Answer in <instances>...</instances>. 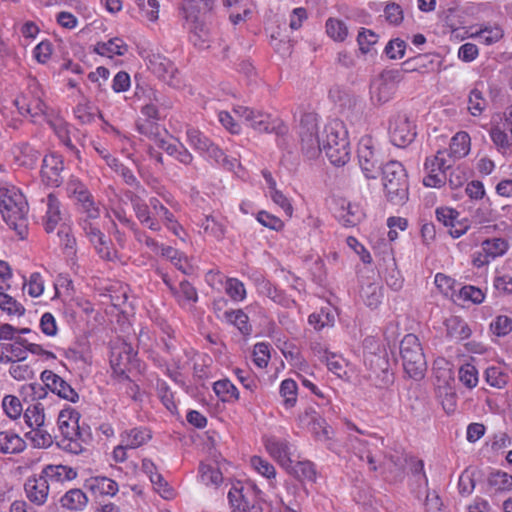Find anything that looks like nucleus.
Masks as SVG:
<instances>
[{"instance_id":"nucleus-1","label":"nucleus","mask_w":512,"mask_h":512,"mask_svg":"<svg viewBox=\"0 0 512 512\" xmlns=\"http://www.w3.org/2000/svg\"><path fill=\"white\" fill-rule=\"evenodd\" d=\"M0 212L7 225L23 239L27 233L28 204L17 187L0 188Z\"/></svg>"},{"instance_id":"nucleus-2","label":"nucleus","mask_w":512,"mask_h":512,"mask_svg":"<svg viewBox=\"0 0 512 512\" xmlns=\"http://www.w3.org/2000/svg\"><path fill=\"white\" fill-rule=\"evenodd\" d=\"M322 151L335 166H343L350 160L348 133L342 122L332 121L324 127Z\"/></svg>"},{"instance_id":"nucleus-3","label":"nucleus","mask_w":512,"mask_h":512,"mask_svg":"<svg viewBox=\"0 0 512 512\" xmlns=\"http://www.w3.org/2000/svg\"><path fill=\"white\" fill-rule=\"evenodd\" d=\"M186 141L188 144L202 157L208 161L235 172L242 177L236 169H240L241 165L236 158L228 157L224 151L216 145L209 137L195 127H188L186 130Z\"/></svg>"},{"instance_id":"nucleus-4","label":"nucleus","mask_w":512,"mask_h":512,"mask_svg":"<svg viewBox=\"0 0 512 512\" xmlns=\"http://www.w3.org/2000/svg\"><path fill=\"white\" fill-rule=\"evenodd\" d=\"M233 112L253 130L260 133H275L278 137V145L286 147L288 127L282 120L273 118L270 114L262 111L240 105L235 106Z\"/></svg>"},{"instance_id":"nucleus-5","label":"nucleus","mask_w":512,"mask_h":512,"mask_svg":"<svg viewBox=\"0 0 512 512\" xmlns=\"http://www.w3.org/2000/svg\"><path fill=\"white\" fill-rule=\"evenodd\" d=\"M382 182L386 196L393 204L400 205L408 199L407 174L400 162L389 161L383 166Z\"/></svg>"},{"instance_id":"nucleus-6","label":"nucleus","mask_w":512,"mask_h":512,"mask_svg":"<svg viewBox=\"0 0 512 512\" xmlns=\"http://www.w3.org/2000/svg\"><path fill=\"white\" fill-rule=\"evenodd\" d=\"M384 442L382 438L370 437L369 439H359L354 445L356 456L363 462H366L371 471L381 469L383 472L392 471V466L397 463L390 459L389 461L382 453Z\"/></svg>"},{"instance_id":"nucleus-7","label":"nucleus","mask_w":512,"mask_h":512,"mask_svg":"<svg viewBox=\"0 0 512 512\" xmlns=\"http://www.w3.org/2000/svg\"><path fill=\"white\" fill-rule=\"evenodd\" d=\"M400 355L405 372L409 377L421 379L426 371V359L419 339L414 334H407L400 343Z\"/></svg>"},{"instance_id":"nucleus-8","label":"nucleus","mask_w":512,"mask_h":512,"mask_svg":"<svg viewBox=\"0 0 512 512\" xmlns=\"http://www.w3.org/2000/svg\"><path fill=\"white\" fill-rule=\"evenodd\" d=\"M81 220L80 226L89 243L93 246L98 256L104 260H113L116 257V250L113 244L103 231L101 230L99 216L95 219L90 218L87 214Z\"/></svg>"},{"instance_id":"nucleus-9","label":"nucleus","mask_w":512,"mask_h":512,"mask_svg":"<svg viewBox=\"0 0 512 512\" xmlns=\"http://www.w3.org/2000/svg\"><path fill=\"white\" fill-rule=\"evenodd\" d=\"M41 97L42 91L38 83L31 79L27 89L14 100V104L20 115L30 117L32 121L36 122L39 117L45 115L46 111V105Z\"/></svg>"},{"instance_id":"nucleus-10","label":"nucleus","mask_w":512,"mask_h":512,"mask_svg":"<svg viewBox=\"0 0 512 512\" xmlns=\"http://www.w3.org/2000/svg\"><path fill=\"white\" fill-rule=\"evenodd\" d=\"M436 396L447 414L454 413L457 407V394L453 372L449 367L435 369Z\"/></svg>"},{"instance_id":"nucleus-11","label":"nucleus","mask_w":512,"mask_h":512,"mask_svg":"<svg viewBox=\"0 0 512 512\" xmlns=\"http://www.w3.org/2000/svg\"><path fill=\"white\" fill-rule=\"evenodd\" d=\"M183 14L191 43L199 49L209 48L212 39L211 31L204 22L199 20L198 11L192 2L188 1L183 5Z\"/></svg>"},{"instance_id":"nucleus-12","label":"nucleus","mask_w":512,"mask_h":512,"mask_svg":"<svg viewBox=\"0 0 512 512\" xmlns=\"http://www.w3.org/2000/svg\"><path fill=\"white\" fill-rule=\"evenodd\" d=\"M299 135L303 154L308 159L317 158L322 152V136L318 135V124L313 115H306L301 120Z\"/></svg>"},{"instance_id":"nucleus-13","label":"nucleus","mask_w":512,"mask_h":512,"mask_svg":"<svg viewBox=\"0 0 512 512\" xmlns=\"http://www.w3.org/2000/svg\"><path fill=\"white\" fill-rule=\"evenodd\" d=\"M357 157L360 168L367 179H376L380 172V160L375 141L370 136H363L358 143Z\"/></svg>"},{"instance_id":"nucleus-14","label":"nucleus","mask_w":512,"mask_h":512,"mask_svg":"<svg viewBox=\"0 0 512 512\" xmlns=\"http://www.w3.org/2000/svg\"><path fill=\"white\" fill-rule=\"evenodd\" d=\"M135 353L132 346L124 341H119L111 347L110 365L113 373L122 380L130 382L126 372L134 365Z\"/></svg>"},{"instance_id":"nucleus-15","label":"nucleus","mask_w":512,"mask_h":512,"mask_svg":"<svg viewBox=\"0 0 512 512\" xmlns=\"http://www.w3.org/2000/svg\"><path fill=\"white\" fill-rule=\"evenodd\" d=\"M389 136L393 145L405 147L414 140L415 127L406 115H396L390 121Z\"/></svg>"},{"instance_id":"nucleus-16","label":"nucleus","mask_w":512,"mask_h":512,"mask_svg":"<svg viewBox=\"0 0 512 512\" xmlns=\"http://www.w3.org/2000/svg\"><path fill=\"white\" fill-rule=\"evenodd\" d=\"M508 250V243L503 238L486 239L481 244V249L473 254L472 263L481 268L497 257L504 255Z\"/></svg>"},{"instance_id":"nucleus-17","label":"nucleus","mask_w":512,"mask_h":512,"mask_svg":"<svg viewBox=\"0 0 512 512\" xmlns=\"http://www.w3.org/2000/svg\"><path fill=\"white\" fill-rule=\"evenodd\" d=\"M66 190L69 197L80 203L83 213L93 219L100 215L99 208L95 206L89 191L79 179L71 177L67 182Z\"/></svg>"},{"instance_id":"nucleus-18","label":"nucleus","mask_w":512,"mask_h":512,"mask_svg":"<svg viewBox=\"0 0 512 512\" xmlns=\"http://www.w3.org/2000/svg\"><path fill=\"white\" fill-rule=\"evenodd\" d=\"M396 91V82L391 72H385L373 79L370 85V97L375 104H384L392 99Z\"/></svg>"},{"instance_id":"nucleus-19","label":"nucleus","mask_w":512,"mask_h":512,"mask_svg":"<svg viewBox=\"0 0 512 512\" xmlns=\"http://www.w3.org/2000/svg\"><path fill=\"white\" fill-rule=\"evenodd\" d=\"M147 66L157 77L161 78L169 85L176 86L178 84L176 79L177 68L164 55L159 53L148 55Z\"/></svg>"},{"instance_id":"nucleus-20","label":"nucleus","mask_w":512,"mask_h":512,"mask_svg":"<svg viewBox=\"0 0 512 512\" xmlns=\"http://www.w3.org/2000/svg\"><path fill=\"white\" fill-rule=\"evenodd\" d=\"M326 365L329 371L334 373L337 377L357 385L362 384V379L355 367L341 355L329 353L326 357Z\"/></svg>"},{"instance_id":"nucleus-21","label":"nucleus","mask_w":512,"mask_h":512,"mask_svg":"<svg viewBox=\"0 0 512 512\" xmlns=\"http://www.w3.org/2000/svg\"><path fill=\"white\" fill-rule=\"evenodd\" d=\"M41 380L52 393L59 397L75 403L79 399L78 393L60 376L52 371L45 370L41 374Z\"/></svg>"},{"instance_id":"nucleus-22","label":"nucleus","mask_w":512,"mask_h":512,"mask_svg":"<svg viewBox=\"0 0 512 512\" xmlns=\"http://www.w3.org/2000/svg\"><path fill=\"white\" fill-rule=\"evenodd\" d=\"M264 445L267 453L285 470L291 468L290 444L275 436L266 437Z\"/></svg>"},{"instance_id":"nucleus-23","label":"nucleus","mask_w":512,"mask_h":512,"mask_svg":"<svg viewBox=\"0 0 512 512\" xmlns=\"http://www.w3.org/2000/svg\"><path fill=\"white\" fill-rule=\"evenodd\" d=\"M335 214L339 222L346 227L358 225L364 218V210L360 204L340 199Z\"/></svg>"},{"instance_id":"nucleus-24","label":"nucleus","mask_w":512,"mask_h":512,"mask_svg":"<svg viewBox=\"0 0 512 512\" xmlns=\"http://www.w3.org/2000/svg\"><path fill=\"white\" fill-rule=\"evenodd\" d=\"M24 489L27 498L33 504L42 506L46 503L49 495V483L42 474L29 477Z\"/></svg>"},{"instance_id":"nucleus-25","label":"nucleus","mask_w":512,"mask_h":512,"mask_svg":"<svg viewBox=\"0 0 512 512\" xmlns=\"http://www.w3.org/2000/svg\"><path fill=\"white\" fill-rule=\"evenodd\" d=\"M63 160L60 155L51 153L43 159L41 168L42 180L50 186H59L62 182Z\"/></svg>"},{"instance_id":"nucleus-26","label":"nucleus","mask_w":512,"mask_h":512,"mask_svg":"<svg viewBox=\"0 0 512 512\" xmlns=\"http://www.w3.org/2000/svg\"><path fill=\"white\" fill-rule=\"evenodd\" d=\"M141 467L143 472L149 477L154 489L162 498L167 500L174 498V489L171 488L163 479L162 475L158 473L155 464L150 459H143Z\"/></svg>"},{"instance_id":"nucleus-27","label":"nucleus","mask_w":512,"mask_h":512,"mask_svg":"<svg viewBox=\"0 0 512 512\" xmlns=\"http://www.w3.org/2000/svg\"><path fill=\"white\" fill-rule=\"evenodd\" d=\"M163 281L182 307H191L197 302V291L189 282L181 281L178 286H174L166 275Z\"/></svg>"},{"instance_id":"nucleus-28","label":"nucleus","mask_w":512,"mask_h":512,"mask_svg":"<svg viewBox=\"0 0 512 512\" xmlns=\"http://www.w3.org/2000/svg\"><path fill=\"white\" fill-rule=\"evenodd\" d=\"M85 488L88 491H90L95 497H113L119 490L117 482L104 476H95L88 478L85 481Z\"/></svg>"},{"instance_id":"nucleus-29","label":"nucleus","mask_w":512,"mask_h":512,"mask_svg":"<svg viewBox=\"0 0 512 512\" xmlns=\"http://www.w3.org/2000/svg\"><path fill=\"white\" fill-rule=\"evenodd\" d=\"M80 414L72 407L62 409L58 416V427L61 436H77L80 434Z\"/></svg>"},{"instance_id":"nucleus-30","label":"nucleus","mask_w":512,"mask_h":512,"mask_svg":"<svg viewBox=\"0 0 512 512\" xmlns=\"http://www.w3.org/2000/svg\"><path fill=\"white\" fill-rule=\"evenodd\" d=\"M25 339L14 342H0V363H15L26 360Z\"/></svg>"},{"instance_id":"nucleus-31","label":"nucleus","mask_w":512,"mask_h":512,"mask_svg":"<svg viewBox=\"0 0 512 512\" xmlns=\"http://www.w3.org/2000/svg\"><path fill=\"white\" fill-rule=\"evenodd\" d=\"M136 96L143 102L141 112L148 119H158V108L157 105L160 102L159 93L151 88H141L136 92Z\"/></svg>"},{"instance_id":"nucleus-32","label":"nucleus","mask_w":512,"mask_h":512,"mask_svg":"<svg viewBox=\"0 0 512 512\" xmlns=\"http://www.w3.org/2000/svg\"><path fill=\"white\" fill-rule=\"evenodd\" d=\"M25 440L11 430L0 431V453L18 454L25 450Z\"/></svg>"},{"instance_id":"nucleus-33","label":"nucleus","mask_w":512,"mask_h":512,"mask_svg":"<svg viewBox=\"0 0 512 512\" xmlns=\"http://www.w3.org/2000/svg\"><path fill=\"white\" fill-rule=\"evenodd\" d=\"M152 438L151 431L145 427H135L123 431L120 440L130 449H137Z\"/></svg>"},{"instance_id":"nucleus-34","label":"nucleus","mask_w":512,"mask_h":512,"mask_svg":"<svg viewBox=\"0 0 512 512\" xmlns=\"http://www.w3.org/2000/svg\"><path fill=\"white\" fill-rule=\"evenodd\" d=\"M128 46L123 39L115 37L105 42H99L95 46V52L107 58L123 56L127 53Z\"/></svg>"},{"instance_id":"nucleus-35","label":"nucleus","mask_w":512,"mask_h":512,"mask_svg":"<svg viewBox=\"0 0 512 512\" xmlns=\"http://www.w3.org/2000/svg\"><path fill=\"white\" fill-rule=\"evenodd\" d=\"M161 149L184 165L191 164L194 158L182 143L174 140L171 136L167 141H161Z\"/></svg>"},{"instance_id":"nucleus-36","label":"nucleus","mask_w":512,"mask_h":512,"mask_svg":"<svg viewBox=\"0 0 512 512\" xmlns=\"http://www.w3.org/2000/svg\"><path fill=\"white\" fill-rule=\"evenodd\" d=\"M137 130L140 134L152 140L159 148H161V141H167L170 137L165 129L149 120L138 122Z\"/></svg>"},{"instance_id":"nucleus-37","label":"nucleus","mask_w":512,"mask_h":512,"mask_svg":"<svg viewBox=\"0 0 512 512\" xmlns=\"http://www.w3.org/2000/svg\"><path fill=\"white\" fill-rule=\"evenodd\" d=\"M12 157L17 166L32 167L38 160L39 153L28 144H20L12 149Z\"/></svg>"},{"instance_id":"nucleus-38","label":"nucleus","mask_w":512,"mask_h":512,"mask_svg":"<svg viewBox=\"0 0 512 512\" xmlns=\"http://www.w3.org/2000/svg\"><path fill=\"white\" fill-rule=\"evenodd\" d=\"M470 149V135L465 131H460L451 138L449 156L451 157V159H461L469 154Z\"/></svg>"},{"instance_id":"nucleus-39","label":"nucleus","mask_w":512,"mask_h":512,"mask_svg":"<svg viewBox=\"0 0 512 512\" xmlns=\"http://www.w3.org/2000/svg\"><path fill=\"white\" fill-rule=\"evenodd\" d=\"M22 291L31 298H38L43 295L45 281L39 272H33L29 276L22 275Z\"/></svg>"},{"instance_id":"nucleus-40","label":"nucleus","mask_w":512,"mask_h":512,"mask_svg":"<svg viewBox=\"0 0 512 512\" xmlns=\"http://www.w3.org/2000/svg\"><path fill=\"white\" fill-rule=\"evenodd\" d=\"M45 230L50 233L54 231L57 224L62 220L60 202L53 195L49 194L46 199Z\"/></svg>"},{"instance_id":"nucleus-41","label":"nucleus","mask_w":512,"mask_h":512,"mask_svg":"<svg viewBox=\"0 0 512 512\" xmlns=\"http://www.w3.org/2000/svg\"><path fill=\"white\" fill-rule=\"evenodd\" d=\"M46 480L55 482H64L72 480L77 473L74 469L64 465H47L41 472Z\"/></svg>"},{"instance_id":"nucleus-42","label":"nucleus","mask_w":512,"mask_h":512,"mask_svg":"<svg viewBox=\"0 0 512 512\" xmlns=\"http://www.w3.org/2000/svg\"><path fill=\"white\" fill-rule=\"evenodd\" d=\"M213 391L217 397L226 403L239 400L240 393L236 386L229 379H221L213 384Z\"/></svg>"},{"instance_id":"nucleus-43","label":"nucleus","mask_w":512,"mask_h":512,"mask_svg":"<svg viewBox=\"0 0 512 512\" xmlns=\"http://www.w3.org/2000/svg\"><path fill=\"white\" fill-rule=\"evenodd\" d=\"M447 335L457 340H465L470 337L471 329L468 324L457 316L448 318L445 322Z\"/></svg>"},{"instance_id":"nucleus-44","label":"nucleus","mask_w":512,"mask_h":512,"mask_svg":"<svg viewBox=\"0 0 512 512\" xmlns=\"http://www.w3.org/2000/svg\"><path fill=\"white\" fill-rule=\"evenodd\" d=\"M286 471L301 481L314 483L317 479V472L314 464L310 461H299L295 464H293L292 461L291 468Z\"/></svg>"},{"instance_id":"nucleus-45","label":"nucleus","mask_w":512,"mask_h":512,"mask_svg":"<svg viewBox=\"0 0 512 512\" xmlns=\"http://www.w3.org/2000/svg\"><path fill=\"white\" fill-rule=\"evenodd\" d=\"M60 502L68 510L81 511L86 507L88 499L82 490L71 489L62 496Z\"/></svg>"},{"instance_id":"nucleus-46","label":"nucleus","mask_w":512,"mask_h":512,"mask_svg":"<svg viewBox=\"0 0 512 512\" xmlns=\"http://www.w3.org/2000/svg\"><path fill=\"white\" fill-rule=\"evenodd\" d=\"M489 135L493 144L501 154H512V136H509L500 126H492Z\"/></svg>"},{"instance_id":"nucleus-47","label":"nucleus","mask_w":512,"mask_h":512,"mask_svg":"<svg viewBox=\"0 0 512 512\" xmlns=\"http://www.w3.org/2000/svg\"><path fill=\"white\" fill-rule=\"evenodd\" d=\"M25 423L30 428L45 425V408L43 403L35 402L30 404L23 413Z\"/></svg>"},{"instance_id":"nucleus-48","label":"nucleus","mask_w":512,"mask_h":512,"mask_svg":"<svg viewBox=\"0 0 512 512\" xmlns=\"http://www.w3.org/2000/svg\"><path fill=\"white\" fill-rule=\"evenodd\" d=\"M326 34L335 42H344L349 30L346 23L338 18H328L325 23Z\"/></svg>"},{"instance_id":"nucleus-49","label":"nucleus","mask_w":512,"mask_h":512,"mask_svg":"<svg viewBox=\"0 0 512 512\" xmlns=\"http://www.w3.org/2000/svg\"><path fill=\"white\" fill-rule=\"evenodd\" d=\"M308 322L315 330H321L325 327L334 325L335 313L331 307L321 308L320 311L312 313Z\"/></svg>"},{"instance_id":"nucleus-50","label":"nucleus","mask_w":512,"mask_h":512,"mask_svg":"<svg viewBox=\"0 0 512 512\" xmlns=\"http://www.w3.org/2000/svg\"><path fill=\"white\" fill-rule=\"evenodd\" d=\"M279 394L282 398V404L286 409L293 408L297 403L298 386L293 379H285L279 387Z\"/></svg>"},{"instance_id":"nucleus-51","label":"nucleus","mask_w":512,"mask_h":512,"mask_svg":"<svg viewBox=\"0 0 512 512\" xmlns=\"http://www.w3.org/2000/svg\"><path fill=\"white\" fill-rule=\"evenodd\" d=\"M134 210L139 221L152 231H159V223L152 217L153 210L149 204L140 201H134Z\"/></svg>"},{"instance_id":"nucleus-52","label":"nucleus","mask_w":512,"mask_h":512,"mask_svg":"<svg viewBox=\"0 0 512 512\" xmlns=\"http://www.w3.org/2000/svg\"><path fill=\"white\" fill-rule=\"evenodd\" d=\"M259 291L269 297L274 302L285 306L291 307L295 305V301L285 296L280 290L274 287L269 281L262 280L258 285Z\"/></svg>"},{"instance_id":"nucleus-53","label":"nucleus","mask_w":512,"mask_h":512,"mask_svg":"<svg viewBox=\"0 0 512 512\" xmlns=\"http://www.w3.org/2000/svg\"><path fill=\"white\" fill-rule=\"evenodd\" d=\"M161 255L168 260L171 261V263L179 269L184 274H190L192 271V266L188 260V258L183 255L178 250L172 248V247H166L161 249Z\"/></svg>"},{"instance_id":"nucleus-54","label":"nucleus","mask_w":512,"mask_h":512,"mask_svg":"<svg viewBox=\"0 0 512 512\" xmlns=\"http://www.w3.org/2000/svg\"><path fill=\"white\" fill-rule=\"evenodd\" d=\"M25 437L32 443L35 448H46L53 443L51 434L48 432L46 425L40 427H32Z\"/></svg>"},{"instance_id":"nucleus-55","label":"nucleus","mask_w":512,"mask_h":512,"mask_svg":"<svg viewBox=\"0 0 512 512\" xmlns=\"http://www.w3.org/2000/svg\"><path fill=\"white\" fill-rule=\"evenodd\" d=\"M426 176L423 178V184L430 188L442 187L446 180L447 174L443 171L436 170L434 164L431 161H425L424 165Z\"/></svg>"},{"instance_id":"nucleus-56","label":"nucleus","mask_w":512,"mask_h":512,"mask_svg":"<svg viewBox=\"0 0 512 512\" xmlns=\"http://www.w3.org/2000/svg\"><path fill=\"white\" fill-rule=\"evenodd\" d=\"M488 484L495 492H509L512 490V475L501 470L494 471L488 477Z\"/></svg>"},{"instance_id":"nucleus-57","label":"nucleus","mask_w":512,"mask_h":512,"mask_svg":"<svg viewBox=\"0 0 512 512\" xmlns=\"http://www.w3.org/2000/svg\"><path fill=\"white\" fill-rule=\"evenodd\" d=\"M250 466L256 473L266 478L270 484H272L273 481L275 480V467L263 457L257 455L252 456L250 458Z\"/></svg>"},{"instance_id":"nucleus-58","label":"nucleus","mask_w":512,"mask_h":512,"mask_svg":"<svg viewBox=\"0 0 512 512\" xmlns=\"http://www.w3.org/2000/svg\"><path fill=\"white\" fill-rule=\"evenodd\" d=\"M201 228L206 235L218 240L224 237L226 231L224 221L214 216H206L201 223Z\"/></svg>"},{"instance_id":"nucleus-59","label":"nucleus","mask_w":512,"mask_h":512,"mask_svg":"<svg viewBox=\"0 0 512 512\" xmlns=\"http://www.w3.org/2000/svg\"><path fill=\"white\" fill-rule=\"evenodd\" d=\"M485 380L491 387L501 389L508 383V374L500 366H490L485 371Z\"/></svg>"},{"instance_id":"nucleus-60","label":"nucleus","mask_w":512,"mask_h":512,"mask_svg":"<svg viewBox=\"0 0 512 512\" xmlns=\"http://www.w3.org/2000/svg\"><path fill=\"white\" fill-rule=\"evenodd\" d=\"M222 317L226 322L236 326L243 334L250 332L248 316L242 310H227Z\"/></svg>"},{"instance_id":"nucleus-61","label":"nucleus","mask_w":512,"mask_h":512,"mask_svg":"<svg viewBox=\"0 0 512 512\" xmlns=\"http://www.w3.org/2000/svg\"><path fill=\"white\" fill-rule=\"evenodd\" d=\"M360 296L368 307L376 308L382 299L381 287L376 283H369L362 287Z\"/></svg>"},{"instance_id":"nucleus-62","label":"nucleus","mask_w":512,"mask_h":512,"mask_svg":"<svg viewBox=\"0 0 512 512\" xmlns=\"http://www.w3.org/2000/svg\"><path fill=\"white\" fill-rule=\"evenodd\" d=\"M459 381L468 389H473L479 382L478 370L471 363L463 364L458 371Z\"/></svg>"},{"instance_id":"nucleus-63","label":"nucleus","mask_w":512,"mask_h":512,"mask_svg":"<svg viewBox=\"0 0 512 512\" xmlns=\"http://www.w3.org/2000/svg\"><path fill=\"white\" fill-rule=\"evenodd\" d=\"M0 309L10 316H22L24 306L9 294L0 291Z\"/></svg>"},{"instance_id":"nucleus-64","label":"nucleus","mask_w":512,"mask_h":512,"mask_svg":"<svg viewBox=\"0 0 512 512\" xmlns=\"http://www.w3.org/2000/svg\"><path fill=\"white\" fill-rule=\"evenodd\" d=\"M200 479L205 485L218 486L222 482V473L211 464L202 463L199 467Z\"/></svg>"}]
</instances>
